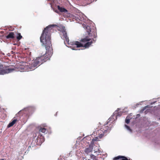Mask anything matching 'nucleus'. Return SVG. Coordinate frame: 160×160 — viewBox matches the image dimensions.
<instances>
[{"label": "nucleus", "instance_id": "nucleus-1", "mask_svg": "<svg viewBox=\"0 0 160 160\" xmlns=\"http://www.w3.org/2000/svg\"><path fill=\"white\" fill-rule=\"evenodd\" d=\"M57 25L52 24L47 27L43 31L40 38L41 42L45 46L46 50V55L38 57L32 62L24 66L25 70L32 71L34 70L40 64L50 59L52 54V49L51 48V33L54 31V28L56 27Z\"/></svg>", "mask_w": 160, "mask_h": 160}, {"label": "nucleus", "instance_id": "nucleus-2", "mask_svg": "<svg viewBox=\"0 0 160 160\" xmlns=\"http://www.w3.org/2000/svg\"><path fill=\"white\" fill-rule=\"evenodd\" d=\"M61 28H60L61 31L60 35L62 36L61 38L65 40L64 41L65 44H68V45L67 47H70L72 50H77L76 48L74 47L73 46H76V48L80 47H85L86 48H88L92 44V41L88 42L90 41L89 39L87 38H85L82 39V42H86L84 46L80 42L78 41H73L69 42V39L67 37L66 29L64 26H61Z\"/></svg>", "mask_w": 160, "mask_h": 160}, {"label": "nucleus", "instance_id": "nucleus-3", "mask_svg": "<svg viewBox=\"0 0 160 160\" xmlns=\"http://www.w3.org/2000/svg\"><path fill=\"white\" fill-rule=\"evenodd\" d=\"M109 127L108 126H106L105 125L103 126V128L98 130V136L95 137L92 140V141H98L104 136H106L107 133L109 132Z\"/></svg>", "mask_w": 160, "mask_h": 160}, {"label": "nucleus", "instance_id": "nucleus-4", "mask_svg": "<svg viewBox=\"0 0 160 160\" xmlns=\"http://www.w3.org/2000/svg\"><path fill=\"white\" fill-rule=\"evenodd\" d=\"M15 70L14 68L6 67L4 65H0V75H4L13 72Z\"/></svg>", "mask_w": 160, "mask_h": 160}, {"label": "nucleus", "instance_id": "nucleus-5", "mask_svg": "<svg viewBox=\"0 0 160 160\" xmlns=\"http://www.w3.org/2000/svg\"><path fill=\"white\" fill-rule=\"evenodd\" d=\"M72 18L75 19L77 22L81 23L80 21H83L85 22L86 19V16L82 13H79L78 14L72 16Z\"/></svg>", "mask_w": 160, "mask_h": 160}, {"label": "nucleus", "instance_id": "nucleus-6", "mask_svg": "<svg viewBox=\"0 0 160 160\" xmlns=\"http://www.w3.org/2000/svg\"><path fill=\"white\" fill-rule=\"evenodd\" d=\"M120 110V109L118 108L117 110L115 111L113 113V115H112L111 117L108 119L109 121L106 124V125L108 124V123L110 121H114L115 120H116L117 119V117H120L122 113V112H121V111L119 112V111Z\"/></svg>", "mask_w": 160, "mask_h": 160}, {"label": "nucleus", "instance_id": "nucleus-7", "mask_svg": "<svg viewBox=\"0 0 160 160\" xmlns=\"http://www.w3.org/2000/svg\"><path fill=\"white\" fill-rule=\"evenodd\" d=\"M93 149V146L92 145H90L87 148H86L84 151L85 154H88L91 152Z\"/></svg>", "mask_w": 160, "mask_h": 160}, {"label": "nucleus", "instance_id": "nucleus-8", "mask_svg": "<svg viewBox=\"0 0 160 160\" xmlns=\"http://www.w3.org/2000/svg\"><path fill=\"white\" fill-rule=\"evenodd\" d=\"M82 26L84 28L86 29V30L87 32L88 33L89 35L90 36H91L92 34L90 33V32H91V30L90 27L84 23H83Z\"/></svg>", "mask_w": 160, "mask_h": 160}, {"label": "nucleus", "instance_id": "nucleus-9", "mask_svg": "<svg viewBox=\"0 0 160 160\" xmlns=\"http://www.w3.org/2000/svg\"><path fill=\"white\" fill-rule=\"evenodd\" d=\"M58 8L61 12H63L66 13L68 12L67 10L59 6H58Z\"/></svg>", "mask_w": 160, "mask_h": 160}, {"label": "nucleus", "instance_id": "nucleus-10", "mask_svg": "<svg viewBox=\"0 0 160 160\" xmlns=\"http://www.w3.org/2000/svg\"><path fill=\"white\" fill-rule=\"evenodd\" d=\"M14 33L13 32H10L7 36H6L7 39L10 38L13 39L14 38Z\"/></svg>", "mask_w": 160, "mask_h": 160}, {"label": "nucleus", "instance_id": "nucleus-11", "mask_svg": "<svg viewBox=\"0 0 160 160\" xmlns=\"http://www.w3.org/2000/svg\"><path fill=\"white\" fill-rule=\"evenodd\" d=\"M17 120L16 119H14L11 122L9 123L8 125V127L9 128L13 126L16 123Z\"/></svg>", "mask_w": 160, "mask_h": 160}, {"label": "nucleus", "instance_id": "nucleus-12", "mask_svg": "<svg viewBox=\"0 0 160 160\" xmlns=\"http://www.w3.org/2000/svg\"><path fill=\"white\" fill-rule=\"evenodd\" d=\"M37 140L38 142L40 140V143H42L44 141V139L43 138V137L42 136L41 137V138H39L38 137V138H37Z\"/></svg>", "mask_w": 160, "mask_h": 160}, {"label": "nucleus", "instance_id": "nucleus-13", "mask_svg": "<svg viewBox=\"0 0 160 160\" xmlns=\"http://www.w3.org/2000/svg\"><path fill=\"white\" fill-rule=\"evenodd\" d=\"M150 107L148 105H147V106H145L144 108L141 109L140 111V113H142L147 108H149Z\"/></svg>", "mask_w": 160, "mask_h": 160}, {"label": "nucleus", "instance_id": "nucleus-14", "mask_svg": "<svg viewBox=\"0 0 160 160\" xmlns=\"http://www.w3.org/2000/svg\"><path fill=\"white\" fill-rule=\"evenodd\" d=\"M39 131L42 133H44L46 131V129L44 128H41L39 130Z\"/></svg>", "mask_w": 160, "mask_h": 160}, {"label": "nucleus", "instance_id": "nucleus-15", "mask_svg": "<svg viewBox=\"0 0 160 160\" xmlns=\"http://www.w3.org/2000/svg\"><path fill=\"white\" fill-rule=\"evenodd\" d=\"M125 128L127 129L128 130L129 132H132V130L128 126L126 125H125Z\"/></svg>", "mask_w": 160, "mask_h": 160}, {"label": "nucleus", "instance_id": "nucleus-16", "mask_svg": "<svg viewBox=\"0 0 160 160\" xmlns=\"http://www.w3.org/2000/svg\"><path fill=\"white\" fill-rule=\"evenodd\" d=\"M22 37L20 33L18 34V36L17 37V39L18 40H20L22 38Z\"/></svg>", "mask_w": 160, "mask_h": 160}, {"label": "nucleus", "instance_id": "nucleus-17", "mask_svg": "<svg viewBox=\"0 0 160 160\" xmlns=\"http://www.w3.org/2000/svg\"><path fill=\"white\" fill-rule=\"evenodd\" d=\"M121 156H118L117 157H116L115 158H114V160H122V159H121Z\"/></svg>", "mask_w": 160, "mask_h": 160}, {"label": "nucleus", "instance_id": "nucleus-18", "mask_svg": "<svg viewBox=\"0 0 160 160\" xmlns=\"http://www.w3.org/2000/svg\"><path fill=\"white\" fill-rule=\"evenodd\" d=\"M125 122L127 124L129 123L130 122V119L128 118V117H127L126 119Z\"/></svg>", "mask_w": 160, "mask_h": 160}, {"label": "nucleus", "instance_id": "nucleus-19", "mask_svg": "<svg viewBox=\"0 0 160 160\" xmlns=\"http://www.w3.org/2000/svg\"><path fill=\"white\" fill-rule=\"evenodd\" d=\"M122 160H128L127 158L125 157H123L122 159Z\"/></svg>", "mask_w": 160, "mask_h": 160}, {"label": "nucleus", "instance_id": "nucleus-20", "mask_svg": "<svg viewBox=\"0 0 160 160\" xmlns=\"http://www.w3.org/2000/svg\"><path fill=\"white\" fill-rule=\"evenodd\" d=\"M30 109V108H25V109H24V110H25V111H28V110H29Z\"/></svg>", "mask_w": 160, "mask_h": 160}, {"label": "nucleus", "instance_id": "nucleus-21", "mask_svg": "<svg viewBox=\"0 0 160 160\" xmlns=\"http://www.w3.org/2000/svg\"><path fill=\"white\" fill-rule=\"evenodd\" d=\"M91 158H94L95 157V156L93 155H92V156H90Z\"/></svg>", "mask_w": 160, "mask_h": 160}, {"label": "nucleus", "instance_id": "nucleus-22", "mask_svg": "<svg viewBox=\"0 0 160 160\" xmlns=\"http://www.w3.org/2000/svg\"><path fill=\"white\" fill-rule=\"evenodd\" d=\"M93 34H94V35H93L94 38H96V35H95V32H94V33H93Z\"/></svg>", "mask_w": 160, "mask_h": 160}, {"label": "nucleus", "instance_id": "nucleus-23", "mask_svg": "<svg viewBox=\"0 0 160 160\" xmlns=\"http://www.w3.org/2000/svg\"><path fill=\"white\" fill-rule=\"evenodd\" d=\"M6 55L9 56L11 55L10 54V53H8Z\"/></svg>", "mask_w": 160, "mask_h": 160}, {"label": "nucleus", "instance_id": "nucleus-24", "mask_svg": "<svg viewBox=\"0 0 160 160\" xmlns=\"http://www.w3.org/2000/svg\"><path fill=\"white\" fill-rule=\"evenodd\" d=\"M138 105H139V103H137L136 106L135 107V108H136L137 107Z\"/></svg>", "mask_w": 160, "mask_h": 160}, {"label": "nucleus", "instance_id": "nucleus-25", "mask_svg": "<svg viewBox=\"0 0 160 160\" xmlns=\"http://www.w3.org/2000/svg\"><path fill=\"white\" fill-rule=\"evenodd\" d=\"M137 117H139L140 116V115L139 114H138L137 115Z\"/></svg>", "mask_w": 160, "mask_h": 160}, {"label": "nucleus", "instance_id": "nucleus-26", "mask_svg": "<svg viewBox=\"0 0 160 160\" xmlns=\"http://www.w3.org/2000/svg\"><path fill=\"white\" fill-rule=\"evenodd\" d=\"M1 54H2V55H5V54L3 52H2Z\"/></svg>", "mask_w": 160, "mask_h": 160}, {"label": "nucleus", "instance_id": "nucleus-27", "mask_svg": "<svg viewBox=\"0 0 160 160\" xmlns=\"http://www.w3.org/2000/svg\"><path fill=\"white\" fill-rule=\"evenodd\" d=\"M152 102L151 103V105H152L153 104H154V103L155 102Z\"/></svg>", "mask_w": 160, "mask_h": 160}, {"label": "nucleus", "instance_id": "nucleus-28", "mask_svg": "<svg viewBox=\"0 0 160 160\" xmlns=\"http://www.w3.org/2000/svg\"><path fill=\"white\" fill-rule=\"evenodd\" d=\"M83 160H89V159H87L86 158H84L83 159Z\"/></svg>", "mask_w": 160, "mask_h": 160}, {"label": "nucleus", "instance_id": "nucleus-29", "mask_svg": "<svg viewBox=\"0 0 160 160\" xmlns=\"http://www.w3.org/2000/svg\"><path fill=\"white\" fill-rule=\"evenodd\" d=\"M92 40H93V41H94V42H95V41H96V39H93Z\"/></svg>", "mask_w": 160, "mask_h": 160}, {"label": "nucleus", "instance_id": "nucleus-30", "mask_svg": "<svg viewBox=\"0 0 160 160\" xmlns=\"http://www.w3.org/2000/svg\"><path fill=\"white\" fill-rule=\"evenodd\" d=\"M126 112V111H125L124 110L123 111V112H122H122Z\"/></svg>", "mask_w": 160, "mask_h": 160}, {"label": "nucleus", "instance_id": "nucleus-31", "mask_svg": "<svg viewBox=\"0 0 160 160\" xmlns=\"http://www.w3.org/2000/svg\"><path fill=\"white\" fill-rule=\"evenodd\" d=\"M93 160H97V159L95 158V159H93Z\"/></svg>", "mask_w": 160, "mask_h": 160}, {"label": "nucleus", "instance_id": "nucleus-32", "mask_svg": "<svg viewBox=\"0 0 160 160\" xmlns=\"http://www.w3.org/2000/svg\"><path fill=\"white\" fill-rule=\"evenodd\" d=\"M1 160H4V159H2Z\"/></svg>", "mask_w": 160, "mask_h": 160}]
</instances>
